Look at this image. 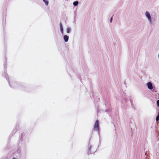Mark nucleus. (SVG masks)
Segmentation results:
<instances>
[{
    "label": "nucleus",
    "instance_id": "8",
    "mask_svg": "<svg viewBox=\"0 0 159 159\" xmlns=\"http://www.w3.org/2000/svg\"><path fill=\"white\" fill-rule=\"evenodd\" d=\"M70 29L69 27H68L67 28V33H70Z\"/></svg>",
    "mask_w": 159,
    "mask_h": 159
},
{
    "label": "nucleus",
    "instance_id": "4",
    "mask_svg": "<svg viewBox=\"0 0 159 159\" xmlns=\"http://www.w3.org/2000/svg\"><path fill=\"white\" fill-rule=\"evenodd\" d=\"M68 39H69L68 36L67 35H65L64 36V41L65 42H67L68 40Z\"/></svg>",
    "mask_w": 159,
    "mask_h": 159
},
{
    "label": "nucleus",
    "instance_id": "13",
    "mask_svg": "<svg viewBox=\"0 0 159 159\" xmlns=\"http://www.w3.org/2000/svg\"><path fill=\"white\" fill-rule=\"evenodd\" d=\"M13 159H17L16 158H15V157H14Z\"/></svg>",
    "mask_w": 159,
    "mask_h": 159
},
{
    "label": "nucleus",
    "instance_id": "10",
    "mask_svg": "<svg viewBox=\"0 0 159 159\" xmlns=\"http://www.w3.org/2000/svg\"><path fill=\"white\" fill-rule=\"evenodd\" d=\"M157 104L158 107H159V100L157 101Z\"/></svg>",
    "mask_w": 159,
    "mask_h": 159
},
{
    "label": "nucleus",
    "instance_id": "7",
    "mask_svg": "<svg viewBox=\"0 0 159 159\" xmlns=\"http://www.w3.org/2000/svg\"><path fill=\"white\" fill-rule=\"evenodd\" d=\"M78 4V1H75L73 2V5L75 6H76Z\"/></svg>",
    "mask_w": 159,
    "mask_h": 159
},
{
    "label": "nucleus",
    "instance_id": "6",
    "mask_svg": "<svg viewBox=\"0 0 159 159\" xmlns=\"http://www.w3.org/2000/svg\"><path fill=\"white\" fill-rule=\"evenodd\" d=\"M43 1L45 3L46 5H48V2L47 0H43Z\"/></svg>",
    "mask_w": 159,
    "mask_h": 159
},
{
    "label": "nucleus",
    "instance_id": "1",
    "mask_svg": "<svg viewBox=\"0 0 159 159\" xmlns=\"http://www.w3.org/2000/svg\"><path fill=\"white\" fill-rule=\"evenodd\" d=\"M94 129L96 130H99V121L97 120L94 126Z\"/></svg>",
    "mask_w": 159,
    "mask_h": 159
},
{
    "label": "nucleus",
    "instance_id": "11",
    "mask_svg": "<svg viewBox=\"0 0 159 159\" xmlns=\"http://www.w3.org/2000/svg\"><path fill=\"white\" fill-rule=\"evenodd\" d=\"M91 148H92L91 146H89V151H90Z\"/></svg>",
    "mask_w": 159,
    "mask_h": 159
},
{
    "label": "nucleus",
    "instance_id": "3",
    "mask_svg": "<svg viewBox=\"0 0 159 159\" xmlns=\"http://www.w3.org/2000/svg\"><path fill=\"white\" fill-rule=\"evenodd\" d=\"M147 86L148 89L151 90L153 89L152 85L151 83L149 82L147 83Z\"/></svg>",
    "mask_w": 159,
    "mask_h": 159
},
{
    "label": "nucleus",
    "instance_id": "5",
    "mask_svg": "<svg viewBox=\"0 0 159 159\" xmlns=\"http://www.w3.org/2000/svg\"><path fill=\"white\" fill-rule=\"evenodd\" d=\"M60 29L61 30V32L62 34H63V30L62 27V24L61 23H60Z\"/></svg>",
    "mask_w": 159,
    "mask_h": 159
},
{
    "label": "nucleus",
    "instance_id": "2",
    "mask_svg": "<svg viewBox=\"0 0 159 159\" xmlns=\"http://www.w3.org/2000/svg\"><path fill=\"white\" fill-rule=\"evenodd\" d=\"M146 16L147 17L149 20L151 21V17L150 13L148 11H146L145 13Z\"/></svg>",
    "mask_w": 159,
    "mask_h": 159
},
{
    "label": "nucleus",
    "instance_id": "12",
    "mask_svg": "<svg viewBox=\"0 0 159 159\" xmlns=\"http://www.w3.org/2000/svg\"><path fill=\"white\" fill-rule=\"evenodd\" d=\"M112 20V18L111 17L110 19V22L111 23Z\"/></svg>",
    "mask_w": 159,
    "mask_h": 159
},
{
    "label": "nucleus",
    "instance_id": "9",
    "mask_svg": "<svg viewBox=\"0 0 159 159\" xmlns=\"http://www.w3.org/2000/svg\"><path fill=\"white\" fill-rule=\"evenodd\" d=\"M156 120L157 121L159 120V113L158 114V115L156 117Z\"/></svg>",
    "mask_w": 159,
    "mask_h": 159
}]
</instances>
